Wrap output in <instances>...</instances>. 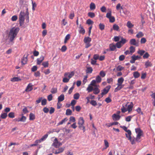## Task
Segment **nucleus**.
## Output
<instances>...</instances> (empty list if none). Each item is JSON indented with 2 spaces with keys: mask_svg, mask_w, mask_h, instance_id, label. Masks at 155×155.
<instances>
[{
  "mask_svg": "<svg viewBox=\"0 0 155 155\" xmlns=\"http://www.w3.org/2000/svg\"><path fill=\"white\" fill-rule=\"evenodd\" d=\"M124 68V67L121 66L120 65L118 66L117 68V71H121Z\"/></svg>",
  "mask_w": 155,
  "mask_h": 155,
  "instance_id": "60",
  "label": "nucleus"
},
{
  "mask_svg": "<svg viewBox=\"0 0 155 155\" xmlns=\"http://www.w3.org/2000/svg\"><path fill=\"white\" fill-rule=\"evenodd\" d=\"M145 52V51L143 50H139L137 53L139 54L141 56Z\"/></svg>",
  "mask_w": 155,
  "mask_h": 155,
  "instance_id": "59",
  "label": "nucleus"
},
{
  "mask_svg": "<svg viewBox=\"0 0 155 155\" xmlns=\"http://www.w3.org/2000/svg\"><path fill=\"white\" fill-rule=\"evenodd\" d=\"M99 28L100 30H103L104 29L105 25L103 24L100 23L99 25Z\"/></svg>",
  "mask_w": 155,
  "mask_h": 155,
  "instance_id": "48",
  "label": "nucleus"
},
{
  "mask_svg": "<svg viewBox=\"0 0 155 155\" xmlns=\"http://www.w3.org/2000/svg\"><path fill=\"white\" fill-rule=\"evenodd\" d=\"M128 140L130 141L132 144H135V141H135V138L134 137V138H133L132 137H131L130 139Z\"/></svg>",
  "mask_w": 155,
  "mask_h": 155,
  "instance_id": "44",
  "label": "nucleus"
},
{
  "mask_svg": "<svg viewBox=\"0 0 155 155\" xmlns=\"http://www.w3.org/2000/svg\"><path fill=\"white\" fill-rule=\"evenodd\" d=\"M53 96L52 94H50L47 97V99L49 101H51L52 99Z\"/></svg>",
  "mask_w": 155,
  "mask_h": 155,
  "instance_id": "64",
  "label": "nucleus"
},
{
  "mask_svg": "<svg viewBox=\"0 0 155 155\" xmlns=\"http://www.w3.org/2000/svg\"><path fill=\"white\" fill-rule=\"evenodd\" d=\"M8 116L10 118H13L15 117V114L13 112H11L8 114Z\"/></svg>",
  "mask_w": 155,
  "mask_h": 155,
  "instance_id": "49",
  "label": "nucleus"
},
{
  "mask_svg": "<svg viewBox=\"0 0 155 155\" xmlns=\"http://www.w3.org/2000/svg\"><path fill=\"white\" fill-rule=\"evenodd\" d=\"M21 80V79L18 77H14L11 79V81L13 82L18 81Z\"/></svg>",
  "mask_w": 155,
  "mask_h": 155,
  "instance_id": "36",
  "label": "nucleus"
},
{
  "mask_svg": "<svg viewBox=\"0 0 155 155\" xmlns=\"http://www.w3.org/2000/svg\"><path fill=\"white\" fill-rule=\"evenodd\" d=\"M90 85H89L88 87L87 88V90L88 91V92L89 93L93 90V87Z\"/></svg>",
  "mask_w": 155,
  "mask_h": 155,
  "instance_id": "30",
  "label": "nucleus"
},
{
  "mask_svg": "<svg viewBox=\"0 0 155 155\" xmlns=\"http://www.w3.org/2000/svg\"><path fill=\"white\" fill-rule=\"evenodd\" d=\"M80 97V95L79 93H76L74 94V98L75 99L78 100Z\"/></svg>",
  "mask_w": 155,
  "mask_h": 155,
  "instance_id": "46",
  "label": "nucleus"
},
{
  "mask_svg": "<svg viewBox=\"0 0 155 155\" xmlns=\"http://www.w3.org/2000/svg\"><path fill=\"white\" fill-rule=\"evenodd\" d=\"M26 13L24 12L21 11L19 15V21L20 26H22L24 24L25 20V17L26 16Z\"/></svg>",
  "mask_w": 155,
  "mask_h": 155,
  "instance_id": "4",
  "label": "nucleus"
},
{
  "mask_svg": "<svg viewBox=\"0 0 155 155\" xmlns=\"http://www.w3.org/2000/svg\"><path fill=\"white\" fill-rule=\"evenodd\" d=\"M124 80V78L122 77L118 79L117 83V87L115 89L114 91L115 92H117L123 87L124 85H122V84Z\"/></svg>",
  "mask_w": 155,
  "mask_h": 155,
  "instance_id": "3",
  "label": "nucleus"
},
{
  "mask_svg": "<svg viewBox=\"0 0 155 155\" xmlns=\"http://www.w3.org/2000/svg\"><path fill=\"white\" fill-rule=\"evenodd\" d=\"M48 134H46L44 135V136H43L39 140V143L41 142V141L45 140L48 137Z\"/></svg>",
  "mask_w": 155,
  "mask_h": 155,
  "instance_id": "31",
  "label": "nucleus"
},
{
  "mask_svg": "<svg viewBox=\"0 0 155 155\" xmlns=\"http://www.w3.org/2000/svg\"><path fill=\"white\" fill-rule=\"evenodd\" d=\"M79 28L81 29L79 30V32L80 33L84 34L85 33V31L83 27L81 26V24L80 25Z\"/></svg>",
  "mask_w": 155,
  "mask_h": 155,
  "instance_id": "18",
  "label": "nucleus"
},
{
  "mask_svg": "<svg viewBox=\"0 0 155 155\" xmlns=\"http://www.w3.org/2000/svg\"><path fill=\"white\" fill-rule=\"evenodd\" d=\"M32 9L33 11H34L35 10V7H36L37 6V5L36 4L35 2H33L32 1Z\"/></svg>",
  "mask_w": 155,
  "mask_h": 155,
  "instance_id": "55",
  "label": "nucleus"
},
{
  "mask_svg": "<svg viewBox=\"0 0 155 155\" xmlns=\"http://www.w3.org/2000/svg\"><path fill=\"white\" fill-rule=\"evenodd\" d=\"M121 112L123 113H125L127 111H128L127 108H126L124 105H123L122 107L121 108Z\"/></svg>",
  "mask_w": 155,
  "mask_h": 155,
  "instance_id": "53",
  "label": "nucleus"
},
{
  "mask_svg": "<svg viewBox=\"0 0 155 155\" xmlns=\"http://www.w3.org/2000/svg\"><path fill=\"white\" fill-rule=\"evenodd\" d=\"M116 46L117 48H120L122 47V45L120 41H119L116 43Z\"/></svg>",
  "mask_w": 155,
  "mask_h": 155,
  "instance_id": "54",
  "label": "nucleus"
},
{
  "mask_svg": "<svg viewBox=\"0 0 155 155\" xmlns=\"http://www.w3.org/2000/svg\"><path fill=\"white\" fill-rule=\"evenodd\" d=\"M72 113V111L70 109H68L66 110V115H71Z\"/></svg>",
  "mask_w": 155,
  "mask_h": 155,
  "instance_id": "40",
  "label": "nucleus"
},
{
  "mask_svg": "<svg viewBox=\"0 0 155 155\" xmlns=\"http://www.w3.org/2000/svg\"><path fill=\"white\" fill-rule=\"evenodd\" d=\"M110 88V86L109 85L106 87L102 91V92L101 93L102 97H103L104 95L107 94Z\"/></svg>",
  "mask_w": 155,
  "mask_h": 155,
  "instance_id": "7",
  "label": "nucleus"
},
{
  "mask_svg": "<svg viewBox=\"0 0 155 155\" xmlns=\"http://www.w3.org/2000/svg\"><path fill=\"white\" fill-rule=\"evenodd\" d=\"M145 66L146 68H147L148 67L152 66V64L150 62L148 61L145 62Z\"/></svg>",
  "mask_w": 155,
  "mask_h": 155,
  "instance_id": "22",
  "label": "nucleus"
},
{
  "mask_svg": "<svg viewBox=\"0 0 155 155\" xmlns=\"http://www.w3.org/2000/svg\"><path fill=\"white\" fill-rule=\"evenodd\" d=\"M111 16V11H110L109 12H108L106 14V17L108 18H110Z\"/></svg>",
  "mask_w": 155,
  "mask_h": 155,
  "instance_id": "63",
  "label": "nucleus"
},
{
  "mask_svg": "<svg viewBox=\"0 0 155 155\" xmlns=\"http://www.w3.org/2000/svg\"><path fill=\"white\" fill-rule=\"evenodd\" d=\"M133 107V104L132 102H131L130 104L127 106V109L129 112L132 111Z\"/></svg>",
  "mask_w": 155,
  "mask_h": 155,
  "instance_id": "16",
  "label": "nucleus"
},
{
  "mask_svg": "<svg viewBox=\"0 0 155 155\" xmlns=\"http://www.w3.org/2000/svg\"><path fill=\"white\" fill-rule=\"evenodd\" d=\"M74 75V71H71L70 73L69 72H66L64 73V76L65 77H68V78L70 79V78H71Z\"/></svg>",
  "mask_w": 155,
  "mask_h": 155,
  "instance_id": "9",
  "label": "nucleus"
},
{
  "mask_svg": "<svg viewBox=\"0 0 155 155\" xmlns=\"http://www.w3.org/2000/svg\"><path fill=\"white\" fill-rule=\"evenodd\" d=\"M112 117L113 120L116 121L119 120L120 119L121 116L120 115H117L116 114H114L112 115Z\"/></svg>",
  "mask_w": 155,
  "mask_h": 155,
  "instance_id": "14",
  "label": "nucleus"
},
{
  "mask_svg": "<svg viewBox=\"0 0 155 155\" xmlns=\"http://www.w3.org/2000/svg\"><path fill=\"white\" fill-rule=\"evenodd\" d=\"M100 75L102 77H104L106 75V73L103 71H101L99 73Z\"/></svg>",
  "mask_w": 155,
  "mask_h": 155,
  "instance_id": "52",
  "label": "nucleus"
},
{
  "mask_svg": "<svg viewBox=\"0 0 155 155\" xmlns=\"http://www.w3.org/2000/svg\"><path fill=\"white\" fill-rule=\"evenodd\" d=\"M68 120L67 118H65L62 120L61 121L59 122L58 124V125H61Z\"/></svg>",
  "mask_w": 155,
  "mask_h": 155,
  "instance_id": "34",
  "label": "nucleus"
},
{
  "mask_svg": "<svg viewBox=\"0 0 155 155\" xmlns=\"http://www.w3.org/2000/svg\"><path fill=\"white\" fill-rule=\"evenodd\" d=\"M84 123V120L83 119V117H80L78 120V124L79 125V128L81 129L82 127H83V124Z\"/></svg>",
  "mask_w": 155,
  "mask_h": 155,
  "instance_id": "8",
  "label": "nucleus"
},
{
  "mask_svg": "<svg viewBox=\"0 0 155 155\" xmlns=\"http://www.w3.org/2000/svg\"><path fill=\"white\" fill-rule=\"evenodd\" d=\"M109 19V21L111 23L114 22L115 21V18L114 16H111L110 18Z\"/></svg>",
  "mask_w": 155,
  "mask_h": 155,
  "instance_id": "56",
  "label": "nucleus"
},
{
  "mask_svg": "<svg viewBox=\"0 0 155 155\" xmlns=\"http://www.w3.org/2000/svg\"><path fill=\"white\" fill-rule=\"evenodd\" d=\"M127 41L125 39L123 38V37L121 38V40L120 41V43L124 45Z\"/></svg>",
  "mask_w": 155,
  "mask_h": 155,
  "instance_id": "45",
  "label": "nucleus"
},
{
  "mask_svg": "<svg viewBox=\"0 0 155 155\" xmlns=\"http://www.w3.org/2000/svg\"><path fill=\"white\" fill-rule=\"evenodd\" d=\"M109 47L111 51H114L116 48V45L113 44H110L109 45Z\"/></svg>",
  "mask_w": 155,
  "mask_h": 155,
  "instance_id": "21",
  "label": "nucleus"
},
{
  "mask_svg": "<svg viewBox=\"0 0 155 155\" xmlns=\"http://www.w3.org/2000/svg\"><path fill=\"white\" fill-rule=\"evenodd\" d=\"M33 89L32 85V84L30 83L27 85L25 90V91L26 92H29L32 91Z\"/></svg>",
  "mask_w": 155,
  "mask_h": 155,
  "instance_id": "13",
  "label": "nucleus"
},
{
  "mask_svg": "<svg viewBox=\"0 0 155 155\" xmlns=\"http://www.w3.org/2000/svg\"><path fill=\"white\" fill-rule=\"evenodd\" d=\"M90 8L91 10H92L95 9L96 8V5L94 3L91 2L90 5Z\"/></svg>",
  "mask_w": 155,
  "mask_h": 155,
  "instance_id": "23",
  "label": "nucleus"
},
{
  "mask_svg": "<svg viewBox=\"0 0 155 155\" xmlns=\"http://www.w3.org/2000/svg\"><path fill=\"white\" fill-rule=\"evenodd\" d=\"M140 58V57L138 56H136L134 55L131 57V59L130 60V62L131 63H134L135 62V60Z\"/></svg>",
  "mask_w": 155,
  "mask_h": 155,
  "instance_id": "10",
  "label": "nucleus"
},
{
  "mask_svg": "<svg viewBox=\"0 0 155 155\" xmlns=\"http://www.w3.org/2000/svg\"><path fill=\"white\" fill-rule=\"evenodd\" d=\"M130 44L132 45H134L137 47L139 46V41H137L135 39H131L129 41Z\"/></svg>",
  "mask_w": 155,
  "mask_h": 155,
  "instance_id": "6",
  "label": "nucleus"
},
{
  "mask_svg": "<svg viewBox=\"0 0 155 155\" xmlns=\"http://www.w3.org/2000/svg\"><path fill=\"white\" fill-rule=\"evenodd\" d=\"M133 76L135 78H138L140 77V74L138 71H135L133 73Z\"/></svg>",
  "mask_w": 155,
  "mask_h": 155,
  "instance_id": "28",
  "label": "nucleus"
},
{
  "mask_svg": "<svg viewBox=\"0 0 155 155\" xmlns=\"http://www.w3.org/2000/svg\"><path fill=\"white\" fill-rule=\"evenodd\" d=\"M26 21L27 22L29 21V13L28 12V8L26 9Z\"/></svg>",
  "mask_w": 155,
  "mask_h": 155,
  "instance_id": "38",
  "label": "nucleus"
},
{
  "mask_svg": "<svg viewBox=\"0 0 155 155\" xmlns=\"http://www.w3.org/2000/svg\"><path fill=\"white\" fill-rule=\"evenodd\" d=\"M28 54H27L26 56L25 57V55L24 56V57L21 59V62L23 65H25L27 63L28 61Z\"/></svg>",
  "mask_w": 155,
  "mask_h": 155,
  "instance_id": "12",
  "label": "nucleus"
},
{
  "mask_svg": "<svg viewBox=\"0 0 155 155\" xmlns=\"http://www.w3.org/2000/svg\"><path fill=\"white\" fill-rule=\"evenodd\" d=\"M62 144L61 143L58 141L57 138H55L54 141L53 143L52 144V146H54L56 148H57L61 146Z\"/></svg>",
  "mask_w": 155,
  "mask_h": 155,
  "instance_id": "5",
  "label": "nucleus"
},
{
  "mask_svg": "<svg viewBox=\"0 0 155 155\" xmlns=\"http://www.w3.org/2000/svg\"><path fill=\"white\" fill-rule=\"evenodd\" d=\"M64 150V148H61L56 150L54 152V153L55 154H59L61 152H62Z\"/></svg>",
  "mask_w": 155,
  "mask_h": 155,
  "instance_id": "25",
  "label": "nucleus"
},
{
  "mask_svg": "<svg viewBox=\"0 0 155 155\" xmlns=\"http://www.w3.org/2000/svg\"><path fill=\"white\" fill-rule=\"evenodd\" d=\"M93 70L91 67H87L86 70V73L91 74Z\"/></svg>",
  "mask_w": 155,
  "mask_h": 155,
  "instance_id": "26",
  "label": "nucleus"
},
{
  "mask_svg": "<svg viewBox=\"0 0 155 155\" xmlns=\"http://www.w3.org/2000/svg\"><path fill=\"white\" fill-rule=\"evenodd\" d=\"M88 15L91 18H93L95 16V14L94 12H89L88 13Z\"/></svg>",
  "mask_w": 155,
  "mask_h": 155,
  "instance_id": "41",
  "label": "nucleus"
},
{
  "mask_svg": "<svg viewBox=\"0 0 155 155\" xmlns=\"http://www.w3.org/2000/svg\"><path fill=\"white\" fill-rule=\"evenodd\" d=\"M130 51L131 53V54L134 52L135 51V48L133 46H131L129 48Z\"/></svg>",
  "mask_w": 155,
  "mask_h": 155,
  "instance_id": "37",
  "label": "nucleus"
},
{
  "mask_svg": "<svg viewBox=\"0 0 155 155\" xmlns=\"http://www.w3.org/2000/svg\"><path fill=\"white\" fill-rule=\"evenodd\" d=\"M35 115L32 113H30L29 114V120H33L35 119Z\"/></svg>",
  "mask_w": 155,
  "mask_h": 155,
  "instance_id": "29",
  "label": "nucleus"
},
{
  "mask_svg": "<svg viewBox=\"0 0 155 155\" xmlns=\"http://www.w3.org/2000/svg\"><path fill=\"white\" fill-rule=\"evenodd\" d=\"M51 92L52 94H55L57 92V88H52L51 91Z\"/></svg>",
  "mask_w": 155,
  "mask_h": 155,
  "instance_id": "50",
  "label": "nucleus"
},
{
  "mask_svg": "<svg viewBox=\"0 0 155 155\" xmlns=\"http://www.w3.org/2000/svg\"><path fill=\"white\" fill-rule=\"evenodd\" d=\"M147 41L146 38H142L140 40V43L141 44L145 43Z\"/></svg>",
  "mask_w": 155,
  "mask_h": 155,
  "instance_id": "57",
  "label": "nucleus"
},
{
  "mask_svg": "<svg viewBox=\"0 0 155 155\" xmlns=\"http://www.w3.org/2000/svg\"><path fill=\"white\" fill-rule=\"evenodd\" d=\"M41 101V105H45L47 103V100L46 99H44L42 100Z\"/></svg>",
  "mask_w": 155,
  "mask_h": 155,
  "instance_id": "62",
  "label": "nucleus"
},
{
  "mask_svg": "<svg viewBox=\"0 0 155 155\" xmlns=\"http://www.w3.org/2000/svg\"><path fill=\"white\" fill-rule=\"evenodd\" d=\"M70 35L69 34H67L65 37L64 43L65 44L67 43V41L70 38Z\"/></svg>",
  "mask_w": 155,
  "mask_h": 155,
  "instance_id": "35",
  "label": "nucleus"
},
{
  "mask_svg": "<svg viewBox=\"0 0 155 155\" xmlns=\"http://www.w3.org/2000/svg\"><path fill=\"white\" fill-rule=\"evenodd\" d=\"M113 29L114 30L116 31H119V27L116 24H115L113 25Z\"/></svg>",
  "mask_w": 155,
  "mask_h": 155,
  "instance_id": "32",
  "label": "nucleus"
},
{
  "mask_svg": "<svg viewBox=\"0 0 155 155\" xmlns=\"http://www.w3.org/2000/svg\"><path fill=\"white\" fill-rule=\"evenodd\" d=\"M19 31V28L18 27H13L10 30L8 35L9 41L14 43L13 41L16 37Z\"/></svg>",
  "mask_w": 155,
  "mask_h": 155,
  "instance_id": "1",
  "label": "nucleus"
},
{
  "mask_svg": "<svg viewBox=\"0 0 155 155\" xmlns=\"http://www.w3.org/2000/svg\"><path fill=\"white\" fill-rule=\"evenodd\" d=\"M7 116V113H2L0 116V117L2 119H5Z\"/></svg>",
  "mask_w": 155,
  "mask_h": 155,
  "instance_id": "43",
  "label": "nucleus"
},
{
  "mask_svg": "<svg viewBox=\"0 0 155 155\" xmlns=\"http://www.w3.org/2000/svg\"><path fill=\"white\" fill-rule=\"evenodd\" d=\"M135 130L137 135L135 138V141L137 142H140V139L141 137L143 135V131L140 128L135 129Z\"/></svg>",
  "mask_w": 155,
  "mask_h": 155,
  "instance_id": "2",
  "label": "nucleus"
},
{
  "mask_svg": "<svg viewBox=\"0 0 155 155\" xmlns=\"http://www.w3.org/2000/svg\"><path fill=\"white\" fill-rule=\"evenodd\" d=\"M151 97L152 98H153V106H155V93H153L152 94L150 95Z\"/></svg>",
  "mask_w": 155,
  "mask_h": 155,
  "instance_id": "42",
  "label": "nucleus"
},
{
  "mask_svg": "<svg viewBox=\"0 0 155 155\" xmlns=\"http://www.w3.org/2000/svg\"><path fill=\"white\" fill-rule=\"evenodd\" d=\"M127 133L125 134V135L127 138L128 139H130L131 136V132L130 130H128V131L127 132Z\"/></svg>",
  "mask_w": 155,
  "mask_h": 155,
  "instance_id": "17",
  "label": "nucleus"
},
{
  "mask_svg": "<svg viewBox=\"0 0 155 155\" xmlns=\"http://www.w3.org/2000/svg\"><path fill=\"white\" fill-rule=\"evenodd\" d=\"M44 68H47L48 67L49 63L48 61H44L42 64Z\"/></svg>",
  "mask_w": 155,
  "mask_h": 155,
  "instance_id": "39",
  "label": "nucleus"
},
{
  "mask_svg": "<svg viewBox=\"0 0 155 155\" xmlns=\"http://www.w3.org/2000/svg\"><path fill=\"white\" fill-rule=\"evenodd\" d=\"M127 25L128 28H130L133 27L134 25L132 24L131 22L130 21H127Z\"/></svg>",
  "mask_w": 155,
  "mask_h": 155,
  "instance_id": "33",
  "label": "nucleus"
},
{
  "mask_svg": "<svg viewBox=\"0 0 155 155\" xmlns=\"http://www.w3.org/2000/svg\"><path fill=\"white\" fill-rule=\"evenodd\" d=\"M96 81H96V82H97V83H100L101 81V78L98 75L96 77Z\"/></svg>",
  "mask_w": 155,
  "mask_h": 155,
  "instance_id": "47",
  "label": "nucleus"
},
{
  "mask_svg": "<svg viewBox=\"0 0 155 155\" xmlns=\"http://www.w3.org/2000/svg\"><path fill=\"white\" fill-rule=\"evenodd\" d=\"M93 93L95 94H98L100 92V90L97 87H95L93 90Z\"/></svg>",
  "mask_w": 155,
  "mask_h": 155,
  "instance_id": "27",
  "label": "nucleus"
},
{
  "mask_svg": "<svg viewBox=\"0 0 155 155\" xmlns=\"http://www.w3.org/2000/svg\"><path fill=\"white\" fill-rule=\"evenodd\" d=\"M143 36H144V34L141 31H139L136 35V37L137 38H139L142 37Z\"/></svg>",
  "mask_w": 155,
  "mask_h": 155,
  "instance_id": "24",
  "label": "nucleus"
},
{
  "mask_svg": "<svg viewBox=\"0 0 155 155\" xmlns=\"http://www.w3.org/2000/svg\"><path fill=\"white\" fill-rule=\"evenodd\" d=\"M91 38L89 37H85L84 39V41L85 43H90L91 41Z\"/></svg>",
  "mask_w": 155,
  "mask_h": 155,
  "instance_id": "20",
  "label": "nucleus"
},
{
  "mask_svg": "<svg viewBox=\"0 0 155 155\" xmlns=\"http://www.w3.org/2000/svg\"><path fill=\"white\" fill-rule=\"evenodd\" d=\"M69 121L72 122H75V119L74 117L71 116L70 117Z\"/></svg>",
  "mask_w": 155,
  "mask_h": 155,
  "instance_id": "61",
  "label": "nucleus"
},
{
  "mask_svg": "<svg viewBox=\"0 0 155 155\" xmlns=\"http://www.w3.org/2000/svg\"><path fill=\"white\" fill-rule=\"evenodd\" d=\"M44 57L43 56H41L39 58H37V64L39 65L44 60Z\"/></svg>",
  "mask_w": 155,
  "mask_h": 155,
  "instance_id": "15",
  "label": "nucleus"
},
{
  "mask_svg": "<svg viewBox=\"0 0 155 155\" xmlns=\"http://www.w3.org/2000/svg\"><path fill=\"white\" fill-rule=\"evenodd\" d=\"M96 82V81L95 80H93L91 81V84L89 85L96 87H97V85H95Z\"/></svg>",
  "mask_w": 155,
  "mask_h": 155,
  "instance_id": "58",
  "label": "nucleus"
},
{
  "mask_svg": "<svg viewBox=\"0 0 155 155\" xmlns=\"http://www.w3.org/2000/svg\"><path fill=\"white\" fill-rule=\"evenodd\" d=\"M132 117L133 116H128L125 118V120L127 122H130Z\"/></svg>",
  "mask_w": 155,
  "mask_h": 155,
  "instance_id": "51",
  "label": "nucleus"
},
{
  "mask_svg": "<svg viewBox=\"0 0 155 155\" xmlns=\"http://www.w3.org/2000/svg\"><path fill=\"white\" fill-rule=\"evenodd\" d=\"M26 119V117L24 116H22L21 118H15L14 119V120L15 121L17 122H25Z\"/></svg>",
  "mask_w": 155,
  "mask_h": 155,
  "instance_id": "11",
  "label": "nucleus"
},
{
  "mask_svg": "<svg viewBox=\"0 0 155 155\" xmlns=\"http://www.w3.org/2000/svg\"><path fill=\"white\" fill-rule=\"evenodd\" d=\"M64 99V96L63 94H61L58 97V102H60L63 101Z\"/></svg>",
  "mask_w": 155,
  "mask_h": 155,
  "instance_id": "19",
  "label": "nucleus"
}]
</instances>
